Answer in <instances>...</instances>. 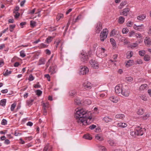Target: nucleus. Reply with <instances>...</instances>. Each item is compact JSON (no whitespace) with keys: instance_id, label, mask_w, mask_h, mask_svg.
I'll return each instance as SVG.
<instances>
[{"instance_id":"f257e3e1","label":"nucleus","mask_w":151,"mask_h":151,"mask_svg":"<svg viewBox=\"0 0 151 151\" xmlns=\"http://www.w3.org/2000/svg\"><path fill=\"white\" fill-rule=\"evenodd\" d=\"M75 117L76 121L81 125L89 124L91 123L92 117L90 112H87L83 109H77L75 110Z\"/></svg>"},{"instance_id":"f03ea898","label":"nucleus","mask_w":151,"mask_h":151,"mask_svg":"<svg viewBox=\"0 0 151 151\" xmlns=\"http://www.w3.org/2000/svg\"><path fill=\"white\" fill-rule=\"evenodd\" d=\"M108 30L106 29H104L101 32L100 35V38L101 41L103 42L107 37Z\"/></svg>"},{"instance_id":"7ed1b4c3","label":"nucleus","mask_w":151,"mask_h":151,"mask_svg":"<svg viewBox=\"0 0 151 151\" xmlns=\"http://www.w3.org/2000/svg\"><path fill=\"white\" fill-rule=\"evenodd\" d=\"M89 57V55L84 52H82L80 55V57L81 60L83 62H85L87 61Z\"/></svg>"},{"instance_id":"20e7f679","label":"nucleus","mask_w":151,"mask_h":151,"mask_svg":"<svg viewBox=\"0 0 151 151\" xmlns=\"http://www.w3.org/2000/svg\"><path fill=\"white\" fill-rule=\"evenodd\" d=\"M125 88L122 89L121 94L127 97L129 95L130 91L128 89V87L127 86H125Z\"/></svg>"},{"instance_id":"39448f33","label":"nucleus","mask_w":151,"mask_h":151,"mask_svg":"<svg viewBox=\"0 0 151 151\" xmlns=\"http://www.w3.org/2000/svg\"><path fill=\"white\" fill-rule=\"evenodd\" d=\"M88 68L86 67L81 66L80 68V74L84 75L88 72Z\"/></svg>"},{"instance_id":"423d86ee","label":"nucleus","mask_w":151,"mask_h":151,"mask_svg":"<svg viewBox=\"0 0 151 151\" xmlns=\"http://www.w3.org/2000/svg\"><path fill=\"white\" fill-rule=\"evenodd\" d=\"M90 64L92 67L97 69L99 67V64L98 63L94 60H91L89 61Z\"/></svg>"},{"instance_id":"0eeeda50","label":"nucleus","mask_w":151,"mask_h":151,"mask_svg":"<svg viewBox=\"0 0 151 151\" xmlns=\"http://www.w3.org/2000/svg\"><path fill=\"white\" fill-rule=\"evenodd\" d=\"M102 29V24L100 22H98L96 25L95 29L96 33L99 34Z\"/></svg>"},{"instance_id":"6e6552de","label":"nucleus","mask_w":151,"mask_h":151,"mask_svg":"<svg viewBox=\"0 0 151 151\" xmlns=\"http://www.w3.org/2000/svg\"><path fill=\"white\" fill-rule=\"evenodd\" d=\"M145 45L147 46H150L151 45V39L149 37H146L144 40Z\"/></svg>"},{"instance_id":"1a4fd4ad","label":"nucleus","mask_w":151,"mask_h":151,"mask_svg":"<svg viewBox=\"0 0 151 151\" xmlns=\"http://www.w3.org/2000/svg\"><path fill=\"white\" fill-rule=\"evenodd\" d=\"M137 136H142L144 133V129L140 128L139 127L136 129Z\"/></svg>"},{"instance_id":"9d476101","label":"nucleus","mask_w":151,"mask_h":151,"mask_svg":"<svg viewBox=\"0 0 151 151\" xmlns=\"http://www.w3.org/2000/svg\"><path fill=\"white\" fill-rule=\"evenodd\" d=\"M133 28L136 30H137L139 31H142L144 29V26L143 24L139 25H137L135 24L134 25Z\"/></svg>"},{"instance_id":"9b49d317","label":"nucleus","mask_w":151,"mask_h":151,"mask_svg":"<svg viewBox=\"0 0 151 151\" xmlns=\"http://www.w3.org/2000/svg\"><path fill=\"white\" fill-rule=\"evenodd\" d=\"M115 92L116 94L120 95L122 89L119 86H116L115 87Z\"/></svg>"},{"instance_id":"f8f14e48","label":"nucleus","mask_w":151,"mask_h":151,"mask_svg":"<svg viewBox=\"0 0 151 151\" xmlns=\"http://www.w3.org/2000/svg\"><path fill=\"white\" fill-rule=\"evenodd\" d=\"M91 86V83L88 81H86L83 84V86L85 88L90 89Z\"/></svg>"},{"instance_id":"ddd939ff","label":"nucleus","mask_w":151,"mask_h":151,"mask_svg":"<svg viewBox=\"0 0 151 151\" xmlns=\"http://www.w3.org/2000/svg\"><path fill=\"white\" fill-rule=\"evenodd\" d=\"M57 71L56 66H51L50 67L49 71L51 74L55 73Z\"/></svg>"},{"instance_id":"4468645a","label":"nucleus","mask_w":151,"mask_h":151,"mask_svg":"<svg viewBox=\"0 0 151 151\" xmlns=\"http://www.w3.org/2000/svg\"><path fill=\"white\" fill-rule=\"evenodd\" d=\"M129 9L128 8H126L123 9V12L120 13V14L124 16L127 15L128 12L129 11Z\"/></svg>"},{"instance_id":"2eb2a0df","label":"nucleus","mask_w":151,"mask_h":151,"mask_svg":"<svg viewBox=\"0 0 151 151\" xmlns=\"http://www.w3.org/2000/svg\"><path fill=\"white\" fill-rule=\"evenodd\" d=\"M147 84H144L142 85L139 88V90L140 91H144L146 89L147 87Z\"/></svg>"},{"instance_id":"dca6fc26","label":"nucleus","mask_w":151,"mask_h":151,"mask_svg":"<svg viewBox=\"0 0 151 151\" xmlns=\"http://www.w3.org/2000/svg\"><path fill=\"white\" fill-rule=\"evenodd\" d=\"M127 124L126 123L123 122L119 123L117 124V126L121 128H124L127 126Z\"/></svg>"},{"instance_id":"f3484780","label":"nucleus","mask_w":151,"mask_h":151,"mask_svg":"<svg viewBox=\"0 0 151 151\" xmlns=\"http://www.w3.org/2000/svg\"><path fill=\"white\" fill-rule=\"evenodd\" d=\"M76 92L75 90H71L69 92L68 94L69 96H72L76 94Z\"/></svg>"},{"instance_id":"a211bd4d","label":"nucleus","mask_w":151,"mask_h":151,"mask_svg":"<svg viewBox=\"0 0 151 151\" xmlns=\"http://www.w3.org/2000/svg\"><path fill=\"white\" fill-rule=\"evenodd\" d=\"M110 100L114 103H117L118 102V100L116 97L114 96H112L109 98Z\"/></svg>"},{"instance_id":"6ab92c4d","label":"nucleus","mask_w":151,"mask_h":151,"mask_svg":"<svg viewBox=\"0 0 151 151\" xmlns=\"http://www.w3.org/2000/svg\"><path fill=\"white\" fill-rule=\"evenodd\" d=\"M146 17V16L144 14L140 15L137 17V19L138 20L142 21Z\"/></svg>"},{"instance_id":"aec40b11","label":"nucleus","mask_w":151,"mask_h":151,"mask_svg":"<svg viewBox=\"0 0 151 151\" xmlns=\"http://www.w3.org/2000/svg\"><path fill=\"white\" fill-rule=\"evenodd\" d=\"M124 18L122 16L119 17V19L118 22L120 24H123L124 22Z\"/></svg>"},{"instance_id":"412c9836","label":"nucleus","mask_w":151,"mask_h":151,"mask_svg":"<svg viewBox=\"0 0 151 151\" xmlns=\"http://www.w3.org/2000/svg\"><path fill=\"white\" fill-rule=\"evenodd\" d=\"M95 137L96 139L100 141H102L103 140L102 136L99 134H97L96 135Z\"/></svg>"},{"instance_id":"4be33fe9","label":"nucleus","mask_w":151,"mask_h":151,"mask_svg":"<svg viewBox=\"0 0 151 151\" xmlns=\"http://www.w3.org/2000/svg\"><path fill=\"white\" fill-rule=\"evenodd\" d=\"M115 117L117 119H122L124 117V115L123 114H117L116 115Z\"/></svg>"},{"instance_id":"5701e85b","label":"nucleus","mask_w":151,"mask_h":151,"mask_svg":"<svg viewBox=\"0 0 151 151\" xmlns=\"http://www.w3.org/2000/svg\"><path fill=\"white\" fill-rule=\"evenodd\" d=\"M103 119L104 121L106 123H108L109 122L111 121L112 120L111 119L109 118L108 116H106L104 117L103 118Z\"/></svg>"},{"instance_id":"b1692460","label":"nucleus","mask_w":151,"mask_h":151,"mask_svg":"<svg viewBox=\"0 0 151 151\" xmlns=\"http://www.w3.org/2000/svg\"><path fill=\"white\" fill-rule=\"evenodd\" d=\"M133 53L132 51L127 52V58H131L133 56Z\"/></svg>"},{"instance_id":"393cba45","label":"nucleus","mask_w":151,"mask_h":151,"mask_svg":"<svg viewBox=\"0 0 151 151\" xmlns=\"http://www.w3.org/2000/svg\"><path fill=\"white\" fill-rule=\"evenodd\" d=\"M6 99H3L1 100L0 102V104L2 106H5L6 103Z\"/></svg>"},{"instance_id":"a878e982","label":"nucleus","mask_w":151,"mask_h":151,"mask_svg":"<svg viewBox=\"0 0 151 151\" xmlns=\"http://www.w3.org/2000/svg\"><path fill=\"white\" fill-rule=\"evenodd\" d=\"M110 42L112 44V46L116 48V45L114 39L111 38L110 39Z\"/></svg>"},{"instance_id":"bb28decb","label":"nucleus","mask_w":151,"mask_h":151,"mask_svg":"<svg viewBox=\"0 0 151 151\" xmlns=\"http://www.w3.org/2000/svg\"><path fill=\"white\" fill-rule=\"evenodd\" d=\"M83 137L85 139L91 140L92 139V137L89 134H85Z\"/></svg>"},{"instance_id":"cd10ccee","label":"nucleus","mask_w":151,"mask_h":151,"mask_svg":"<svg viewBox=\"0 0 151 151\" xmlns=\"http://www.w3.org/2000/svg\"><path fill=\"white\" fill-rule=\"evenodd\" d=\"M108 142L111 146H115L116 144V143L113 140L110 139L108 141Z\"/></svg>"},{"instance_id":"c85d7f7f","label":"nucleus","mask_w":151,"mask_h":151,"mask_svg":"<svg viewBox=\"0 0 151 151\" xmlns=\"http://www.w3.org/2000/svg\"><path fill=\"white\" fill-rule=\"evenodd\" d=\"M129 31V29L127 27L124 28L122 30V32L123 34H127Z\"/></svg>"},{"instance_id":"c756f323","label":"nucleus","mask_w":151,"mask_h":151,"mask_svg":"<svg viewBox=\"0 0 151 151\" xmlns=\"http://www.w3.org/2000/svg\"><path fill=\"white\" fill-rule=\"evenodd\" d=\"M45 60L44 58H41L39 61V65L44 64L45 63Z\"/></svg>"},{"instance_id":"7c9ffc66","label":"nucleus","mask_w":151,"mask_h":151,"mask_svg":"<svg viewBox=\"0 0 151 151\" xmlns=\"http://www.w3.org/2000/svg\"><path fill=\"white\" fill-rule=\"evenodd\" d=\"M139 98H140L142 100L144 101H146L147 100V98L144 95H139Z\"/></svg>"},{"instance_id":"2f4dec72","label":"nucleus","mask_w":151,"mask_h":151,"mask_svg":"<svg viewBox=\"0 0 151 151\" xmlns=\"http://www.w3.org/2000/svg\"><path fill=\"white\" fill-rule=\"evenodd\" d=\"M43 109H46L49 107V104L48 103H43L42 104Z\"/></svg>"},{"instance_id":"473e14b6","label":"nucleus","mask_w":151,"mask_h":151,"mask_svg":"<svg viewBox=\"0 0 151 151\" xmlns=\"http://www.w3.org/2000/svg\"><path fill=\"white\" fill-rule=\"evenodd\" d=\"M135 36L137 38H139L141 39L142 38V36L139 33H135Z\"/></svg>"},{"instance_id":"72a5a7b5","label":"nucleus","mask_w":151,"mask_h":151,"mask_svg":"<svg viewBox=\"0 0 151 151\" xmlns=\"http://www.w3.org/2000/svg\"><path fill=\"white\" fill-rule=\"evenodd\" d=\"M30 25L31 27H34L36 25V22L33 21L32 20L30 21Z\"/></svg>"},{"instance_id":"f704fd0d","label":"nucleus","mask_w":151,"mask_h":151,"mask_svg":"<svg viewBox=\"0 0 151 151\" xmlns=\"http://www.w3.org/2000/svg\"><path fill=\"white\" fill-rule=\"evenodd\" d=\"M133 61L132 60H129L127 61V63H126V65H128L129 66L131 65H132V64L133 63Z\"/></svg>"},{"instance_id":"c9c22d12","label":"nucleus","mask_w":151,"mask_h":151,"mask_svg":"<svg viewBox=\"0 0 151 151\" xmlns=\"http://www.w3.org/2000/svg\"><path fill=\"white\" fill-rule=\"evenodd\" d=\"M150 57L149 55H145L144 58V60L146 61H148L150 60Z\"/></svg>"},{"instance_id":"e433bc0d","label":"nucleus","mask_w":151,"mask_h":151,"mask_svg":"<svg viewBox=\"0 0 151 151\" xmlns=\"http://www.w3.org/2000/svg\"><path fill=\"white\" fill-rule=\"evenodd\" d=\"M11 73V71H9L8 70H7L5 72L3 73V75L5 76H7L10 74Z\"/></svg>"},{"instance_id":"4c0bfd02","label":"nucleus","mask_w":151,"mask_h":151,"mask_svg":"<svg viewBox=\"0 0 151 151\" xmlns=\"http://www.w3.org/2000/svg\"><path fill=\"white\" fill-rule=\"evenodd\" d=\"M135 33L133 30L131 31L129 33V36L130 37H131L134 35H135Z\"/></svg>"},{"instance_id":"58836bf2","label":"nucleus","mask_w":151,"mask_h":151,"mask_svg":"<svg viewBox=\"0 0 151 151\" xmlns=\"http://www.w3.org/2000/svg\"><path fill=\"white\" fill-rule=\"evenodd\" d=\"M63 15L62 14H58L56 17V19L57 21H59L61 18L63 17Z\"/></svg>"},{"instance_id":"ea45409f","label":"nucleus","mask_w":151,"mask_h":151,"mask_svg":"<svg viewBox=\"0 0 151 151\" xmlns=\"http://www.w3.org/2000/svg\"><path fill=\"white\" fill-rule=\"evenodd\" d=\"M137 113L139 115H141L143 113V109H139L137 112Z\"/></svg>"},{"instance_id":"a19ab883","label":"nucleus","mask_w":151,"mask_h":151,"mask_svg":"<svg viewBox=\"0 0 151 151\" xmlns=\"http://www.w3.org/2000/svg\"><path fill=\"white\" fill-rule=\"evenodd\" d=\"M75 102L77 105H79L81 104V101L78 98H77L75 99Z\"/></svg>"},{"instance_id":"79ce46f5","label":"nucleus","mask_w":151,"mask_h":151,"mask_svg":"<svg viewBox=\"0 0 151 151\" xmlns=\"http://www.w3.org/2000/svg\"><path fill=\"white\" fill-rule=\"evenodd\" d=\"M138 44L137 43H133L130 45V47L131 48L133 49L134 48L137 47L138 46Z\"/></svg>"},{"instance_id":"37998d69","label":"nucleus","mask_w":151,"mask_h":151,"mask_svg":"<svg viewBox=\"0 0 151 151\" xmlns=\"http://www.w3.org/2000/svg\"><path fill=\"white\" fill-rule=\"evenodd\" d=\"M34 101V100L31 99L27 100V103L28 105L30 106L32 104V103Z\"/></svg>"},{"instance_id":"c03bdc74","label":"nucleus","mask_w":151,"mask_h":151,"mask_svg":"<svg viewBox=\"0 0 151 151\" xmlns=\"http://www.w3.org/2000/svg\"><path fill=\"white\" fill-rule=\"evenodd\" d=\"M53 39V37H49L48 38H47L46 39V42L48 43L50 42Z\"/></svg>"},{"instance_id":"a18cd8bd","label":"nucleus","mask_w":151,"mask_h":151,"mask_svg":"<svg viewBox=\"0 0 151 151\" xmlns=\"http://www.w3.org/2000/svg\"><path fill=\"white\" fill-rule=\"evenodd\" d=\"M139 55L141 56H143L145 53V51L144 50L139 51Z\"/></svg>"},{"instance_id":"49530a36","label":"nucleus","mask_w":151,"mask_h":151,"mask_svg":"<svg viewBox=\"0 0 151 151\" xmlns=\"http://www.w3.org/2000/svg\"><path fill=\"white\" fill-rule=\"evenodd\" d=\"M126 81L130 82L133 81V78L131 77H126L125 78Z\"/></svg>"},{"instance_id":"de8ad7c7","label":"nucleus","mask_w":151,"mask_h":151,"mask_svg":"<svg viewBox=\"0 0 151 151\" xmlns=\"http://www.w3.org/2000/svg\"><path fill=\"white\" fill-rule=\"evenodd\" d=\"M36 92V94L38 96H40L42 93V91L40 90H37Z\"/></svg>"},{"instance_id":"09e8293b","label":"nucleus","mask_w":151,"mask_h":151,"mask_svg":"<svg viewBox=\"0 0 151 151\" xmlns=\"http://www.w3.org/2000/svg\"><path fill=\"white\" fill-rule=\"evenodd\" d=\"M99 148L100 150H101V151H106V149L105 147L104 146H102L101 145H99Z\"/></svg>"},{"instance_id":"8fccbe9b","label":"nucleus","mask_w":151,"mask_h":151,"mask_svg":"<svg viewBox=\"0 0 151 151\" xmlns=\"http://www.w3.org/2000/svg\"><path fill=\"white\" fill-rule=\"evenodd\" d=\"M130 134L133 136H135L137 135V132L136 130L134 131H132L130 132Z\"/></svg>"},{"instance_id":"3c124183","label":"nucleus","mask_w":151,"mask_h":151,"mask_svg":"<svg viewBox=\"0 0 151 151\" xmlns=\"http://www.w3.org/2000/svg\"><path fill=\"white\" fill-rule=\"evenodd\" d=\"M16 104L15 103H13L12 104L11 106V111H13L14 108L16 106Z\"/></svg>"},{"instance_id":"603ef678","label":"nucleus","mask_w":151,"mask_h":151,"mask_svg":"<svg viewBox=\"0 0 151 151\" xmlns=\"http://www.w3.org/2000/svg\"><path fill=\"white\" fill-rule=\"evenodd\" d=\"M20 55L23 58L24 57L26 56L24 51L22 50L20 52Z\"/></svg>"},{"instance_id":"864d4df0","label":"nucleus","mask_w":151,"mask_h":151,"mask_svg":"<svg viewBox=\"0 0 151 151\" xmlns=\"http://www.w3.org/2000/svg\"><path fill=\"white\" fill-rule=\"evenodd\" d=\"M133 24V23L131 21H129L127 24V27H130Z\"/></svg>"},{"instance_id":"5fc2aeb1","label":"nucleus","mask_w":151,"mask_h":151,"mask_svg":"<svg viewBox=\"0 0 151 151\" xmlns=\"http://www.w3.org/2000/svg\"><path fill=\"white\" fill-rule=\"evenodd\" d=\"M7 121L4 119H3L1 122V124L3 125H5L7 124Z\"/></svg>"},{"instance_id":"6e6d98bb","label":"nucleus","mask_w":151,"mask_h":151,"mask_svg":"<svg viewBox=\"0 0 151 151\" xmlns=\"http://www.w3.org/2000/svg\"><path fill=\"white\" fill-rule=\"evenodd\" d=\"M81 18H82L81 15H79L76 18V19L75 20V22H77L78 20H80Z\"/></svg>"},{"instance_id":"4d7b16f0","label":"nucleus","mask_w":151,"mask_h":151,"mask_svg":"<svg viewBox=\"0 0 151 151\" xmlns=\"http://www.w3.org/2000/svg\"><path fill=\"white\" fill-rule=\"evenodd\" d=\"M50 150L49 149V146L47 145L44 148L43 151H50Z\"/></svg>"},{"instance_id":"13d9d810","label":"nucleus","mask_w":151,"mask_h":151,"mask_svg":"<svg viewBox=\"0 0 151 151\" xmlns=\"http://www.w3.org/2000/svg\"><path fill=\"white\" fill-rule=\"evenodd\" d=\"M121 39V40L122 42L124 41V42L125 43H127L128 42H127V41L126 40V38L125 37H122Z\"/></svg>"},{"instance_id":"bf43d9fd","label":"nucleus","mask_w":151,"mask_h":151,"mask_svg":"<svg viewBox=\"0 0 151 151\" xmlns=\"http://www.w3.org/2000/svg\"><path fill=\"white\" fill-rule=\"evenodd\" d=\"M35 9H36L34 8L32 10H29V11H28V13L29 14H33L34 13V12L35 11Z\"/></svg>"},{"instance_id":"052dcab7","label":"nucleus","mask_w":151,"mask_h":151,"mask_svg":"<svg viewBox=\"0 0 151 151\" xmlns=\"http://www.w3.org/2000/svg\"><path fill=\"white\" fill-rule=\"evenodd\" d=\"M136 64H141L142 63V60L141 59L137 60L136 61Z\"/></svg>"},{"instance_id":"680f3d73","label":"nucleus","mask_w":151,"mask_h":151,"mask_svg":"<svg viewBox=\"0 0 151 151\" xmlns=\"http://www.w3.org/2000/svg\"><path fill=\"white\" fill-rule=\"evenodd\" d=\"M34 79V77L32 75L30 74L29 76V81H33Z\"/></svg>"},{"instance_id":"e2e57ef3","label":"nucleus","mask_w":151,"mask_h":151,"mask_svg":"<svg viewBox=\"0 0 151 151\" xmlns=\"http://www.w3.org/2000/svg\"><path fill=\"white\" fill-rule=\"evenodd\" d=\"M70 24V21H69L68 22V23L67 24L66 27V29H65V32H64V35L65 34V33L66 32V31H67V29H68V27H69Z\"/></svg>"},{"instance_id":"0e129e2a","label":"nucleus","mask_w":151,"mask_h":151,"mask_svg":"<svg viewBox=\"0 0 151 151\" xmlns=\"http://www.w3.org/2000/svg\"><path fill=\"white\" fill-rule=\"evenodd\" d=\"M85 103L88 105H90L91 103V101L89 100H87L85 101Z\"/></svg>"},{"instance_id":"69168bd1","label":"nucleus","mask_w":151,"mask_h":151,"mask_svg":"<svg viewBox=\"0 0 151 151\" xmlns=\"http://www.w3.org/2000/svg\"><path fill=\"white\" fill-rule=\"evenodd\" d=\"M34 87L35 88H40L41 87V86L39 85V83H37L35 84L34 86Z\"/></svg>"},{"instance_id":"338daca9","label":"nucleus","mask_w":151,"mask_h":151,"mask_svg":"<svg viewBox=\"0 0 151 151\" xmlns=\"http://www.w3.org/2000/svg\"><path fill=\"white\" fill-rule=\"evenodd\" d=\"M149 117V115L148 114H146L145 116H144L143 117V119H146Z\"/></svg>"},{"instance_id":"774afa93","label":"nucleus","mask_w":151,"mask_h":151,"mask_svg":"<svg viewBox=\"0 0 151 151\" xmlns=\"http://www.w3.org/2000/svg\"><path fill=\"white\" fill-rule=\"evenodd\" d=\"M96 126L93 124L92 125L90 126L89 128H90L91 129H93L96 128Z\"/></svg>"}]
</instances>
